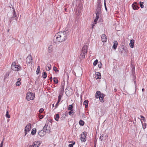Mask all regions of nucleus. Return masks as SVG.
I'll use <instances>...</instances> for the list:
<instances>
[{"label":"nucleus","mask_w":147,"mask_h":147,"mask_svg":"<svg viewBox=\"0 0 147 147\" xmlns=\"http://www.w3.org/2000/svg\"><path fill=\"white\" fill-rule=\"evenodd\" d=\"M69 35V32L67 31L59 32L57 33L54 37L53 42H61L65 40Z\"/></svg>","instance_id":"obj_1"},{"label":"nucleus","mask_w":147,"mask_h":147,"mask_svg":"<svg viewBox=\"0 0 147 147\" xmlns=\"http://www.w3.org/2000/svg\"><path fill=\"white\" fill-rule=\"evenodd\" d=\"M88 49V46L86 45H84L82 48L80 52V55L79 56V58L80 61L84 59L85 55L87 54V53Z\"/></svg>","instance_id":"obj_2"},{"label":"nucleus","mask_w":147,"mask_h":147,"mask_svg":"<svg viewBox=\"0 0 147 147\" xmlns=\"http://www.w3.org/2000/svg\"><path fill=\"white\" fill-rule=\"evenodd\" d=\"M16 63L13 62L12 63L11 68V69L15 71H18L22 69V68L20 65H16Z\"/></svg>","instance_id":"obj_3"},{"label":"nucleus","mask_w":147,"mask_h":147,"mask_svg":"<svg viewBox=\"0 0 147 147\" xmlns=\"http://www.w3.org/2000/svg\"><path fill=\"white\" fill-rule=\"evenodd\" d=\"M96 98H99L101 102H104V94H101L100 91H97L96 93Z\"/></svg>","instance_id":"obj_4"},{"label":"nucleus","mask_w":147,"mask_h":147,"mask_svg":"<svg viewBox=\"0 0 147 147\" xmlns=\"http://www.w3.org/2000/svg\"><path fill=\"white\" fill-rule=\"evenodd\" d=\"M34 97L35 94L31 92H28L26 94V98L28 101L34 99Z\"/></svg>","instance_id":"obj_5"},{"label":"nucleus","mask_w":147,"mask_h":147,"mask_svg":"<svg viewBox=\"0 0 147 147\" xmlns=\"http://www.w3.org/2000/svg\"><path fill=\"white\" fill-rule=\"evenodd\" d=\"M96 17L97 18H99L101 15V6L100 4H98L96 11Z\"/></svg>","instance_id":"obj_6"},{"label":"nucleus","mask_w":147,"mask_h":147,"mask_svg":"<svg viewBox=\"0 0 147 147\" xmlns=\"http://www.w3.org/2000/svg\"><path fill=\"white\" fill-rule=\"evenodd\" d=\"M27 64L29 65H32V57L31 55L27 56L26 59Z\"/></svg>","instance_id":"obj_7"},{"label":"nucleus","mask_w":147,"mask_h":147,"mask_svg":"<svg viewBox=\"0 0 147 147\" xmlns=\"http://www.w3.org/2000/svg\"><path fill=\"white\" fill-rule=\"evenodd\" d=\"M43 130L46 133H49L50 132L51 128L49 125V123H47L43 128Z\"/></svg>","instance_id":"obj_8"},{"label":"nucleus","mask_w":147,"mask_h":147,"mask_svg":"<svg viewBox=\"0 0 147 147\" xmlns=\"http://www.w3.org/2000/svg\"><path fill=\"white\" fill-rule=\"evenodd\" d=\"M13 16L10 18L9 21L10 22H11L13 20L17 21L18 19V17L16 15L15 10H13Z\"/></svg>","instance_id":"obj_9"},{"label":"nucleus","mask_w":147,"mask_h":147,"mask_svg":"<svg viewBox=\"0 0 147 147\" xmlns=\"http://www.w3.org/2000/svg\"><path fill=\"white\" fill-rule=\"evenodd\" d=\"M31 129V125L30 123H28L25 127V136L27 134L28 132Z\"/></svg>","instance_id":"obj_10"},{"label":"nucleus","mask_w":147,"mask_h":147,"mask_svg":"<svg viewBox=\"0 0 147 147\" xmlns=\"http://www.w3.org/2000/svg\"><path fill=\"white\" fill-rule=\"evenodd\" d=\"M86 135L84 132H83L81 135V140L82 142H84L86 140Z\"/></svg>","instance_id":"obj_11"},{"label":"nucleus","mask_w":147,"mask_h":147,"mask_svg":"<svg viewBox=\"0 0 147 147\" xmlns=\"http://www.w3.org/2000/svg\"><path fill=\"white\" fill-rule=\"evenodd\" d=\"M40 143L38 141H36L33 143L32 145L30 146V147H38L40 146Z\"/></svg>","instance_id":"obj_12"},{"label":"nucleus","mask_w":147,"mask_h":147,"mask_svg":"<svg viewBox=\"0 0 147 147\" xmlns=\"http://www.w3.org/2000/svg\"><path fill=\"white\" fill-rule=\"evenodd\" d=\"M102 41L103 42H106L107 41V38L105 34H102L101 36Z\"/></svg>","instance_id":"obj_13"},{"label":"nucleus","mask_w":147,"mask_h":147,"mask_svg":"<svg viewBox=\"0 0 147 147\" xmlns=\"http://www.w3.org/2000/svg\"><path fill=\"white\" fill-rule=\"evenodd\" d=\"M76 6L81 7L82 5V2L81 0H76Z\"/></svg>","instance_id":"obj_14"},{"label":"nucleus","mask_w":147,"mask_h":147,"mask_svg":"<svg viewBox=\"0 0 147 147\" xmlns=\"http://www.w3.org/2000/svg\"><path fill=\"white\" fill-rule=\"evenodd\" d=\"M46 133V132L43 130L39 131L38 134L40 136L42 137Z\"/></svg>","instance_id":"obj_15"},{"label":"nucleus","mask_w":147,"mask_h":147,"mask_svg":"<svg viewBox=\"0 0 147 147\" xmlns=\"http://www.w3.org/2000/svg\"><path fill=\"white\" fill-rule=\"evenodd\" d=\"M132 7L134 10H137L139 8V7L137 5V3L134 2L133 4L132 5Z\"/></svg>","instance_id":"obj_16"},{"label":"nucleus","mask_w":147,"mask_h":147,"mask_svg":"<svg viewBox=\"0 0 147 147\" xmlns=\"http://www.w3.org/2000/svg\"><path fill=\"white\" fill-rule=\"evenodd\" d=\"M135 41L134 40L132 39L131 40L129 45L131 48H133L134 47V43Z\"/></svg>","instance_id":"obj_17"},{"label":"nucleus","mask_w":147,"mask_h":147,"mask_svg":"<svg viewBox=\"0 0 147 147\" xmlns=\"http://www.w3.org/2000/svg\"><path fill=\"white\" fill-rule=\"evenodd\" d=\"M118 44V43L117 41H114V44L113 46V48L115 50L116 49Z\"/></svg>","instance_id":"obj_18"},{"label":"nucleus","mask_w":147,"mask_h":147,"mask_svg":"<svg viewBox=\"0 0 147 147\" xmlns=\"http://www.w3.org/2000/svg\"><path fill=\"white\" fill-rule=\"evenodd\" d=\"M51 65L49 64H47L45 67V69L47 71L50 70L51 68Z\"/></svg>","instance_id":"obj_19"},{"label":"nucleus","mask_w":147,"mask_h":147,"mask_svg":"<svg viewBox=\"0 0 147 147\" xmlns=\"http://www.w3.org/2000/svg\"><path fill=\"white\" fill-rule=\"evenodd\" d=\"M96 79H100L101 78V74L99 72H97L96 74Z\"/></svg>","instance_id":"obj_20"},{"label":"nucleus","mask_w":147,"mask_h":147,"mask_svg":"<svg viewBox=\"0 0 147 147\" xmlns=\"http://www.w3.org/2000/svg\"><path fill=\"white\" fill-rule=\"evenodd\" d=\"M59 118V115L58 114H55V119L57 121H58Z\"/></svg>","instance_id":"obj_21"},{"label":"nucleus","mask_w":147,"mask_h":147,"mask_svg":"<svg viewBox=\"0 0 147 147\" xmlns=\"http://www.w3.org/2000/svg\"><path fill=\"white\" fill-rule=\"evenodd\" d=\"M21 79L20 78H18V81H17L16 83V85L17 86H19L21 84V83H20V81H21Z\"/></svg>","instance_id":"obj_22"},{"label":"nucleus","mask_w":147,"mask_h":147,"mask_svg":"<svg viewBox=\"0 0 147 147\" xmlns=\"http://www.w3.org/2000/svg\"><path fill=\"white\" fill-rule=\"evenodd\" d=\"M53 46L52 45H50L48 47V52L51 53L52 51Z\"/></svg>","instance_id":"obj_23"},{"label":"nucleus","mask_w":147,"mask_h":147,"mask_svg":"<svg viewBox=\"0 0 147 147\" xmlns=\"http://www.w3.org/2000/svg\"><path fill=\"white\" fill-rule=\"evenodd\" d=\"M88 101L87 100H85L83 103V105H85V108H87L88 107Z\"/></svg>","instance_id":"obj_24"},{"label":"nucleus","mask_w":147,"mask_h":147,"mask_svg":"<svg viewBox=\"0 0 147 147\" xmlns=\"http://www.w3.org/2000/svg\"><path fill=\"white\" fill-rule=\"evenodd\" d=\"M36 129L35 128H34L32 129L31 131V134L32 135L35 134L36 132Z\"/></svg>","instance_id":"obj_25"},{"label":"nucleus","mask_w":147,"mask_h":147,"mask_svg":"<svg viewBox=\"0 0 147 147\" xmlns=\"http://www.w3.org/2000/svg\"><path fill=\"white\" fill-rule=\"evenodd\" d=\"M79 124L80 125L83 126L84 125V122L83 121L81 120L79 121Z\"/></svg>","instance_id":"obj_26"},{"label":"nucleus","mask_w":147,"mask_h":147,"mask_svg":"<svg viewBox=\"0 0 147 147\" xmlns=\"http://www.w3.org/2000/svg\"><path fill=\"white\" fill-rule=\"evenodd\" d=\"M47 77V74L46 72H43V74L42 75V78L45 79V78Z\"/></svg>","instance_id":"obj_27"},{"label":"nucleus","mask_w":147,"mask_h":147,"mask_svg":"<svg viewBox=\"0 0 147 147\" xmlns=\"http://www.w3.org/2000/svg\"><path fill=\"white\" fill-rule=\"evenodd\" d=\"M105 135V134H102L100 136V140L101 141H102V140H104Z\"/></svg>","instance_id":"obj_28"},{"label":"nucleus","mask_w":147,"mask_h":147,"mask_svg":"<svg viewBox=\"0 0 147 147\" xmlns=\"http://www.w3.org/2000/svg\"><path fill=\"white\" fill-rule=\"evenodd\" d=\"M53 81L56 84H57L58 83V80L55 77L53 78Z\"/></svg>","instance_id":"obj_29"},{"label":"nucleus","mask_w":147,"mask_h":147,"mask_svg":"<svg viewBox=\"0 0 147 147\" xmlns=\"http://www.w3.org/2000/svg\"><path fill=\"white\" fill-rule=\"evenodd\" d=\"M141 122L143 128V129H144L146 127V123H142V122Z\"/></svg>","instance_id":"obj_30"},{"label":"nucleus","mask_w":147,"mask_h":147,"mask_svg":"<svg viewBox=\"0 0 147 147\" xmlns=\"http://www.w3.org/2000/svg\"><path fill=\"white\" fill-rule=\"evenodd\" d=\"M40 67H39V66H38L37 67L36 71V73L37 74H38L39 73V72L40 71Z\"/></svg>","instance_id":"obj_31"},{"label":"nucleus","mask_w":147,"mask_h":147,"mask_svg":"<svg viewBox=\"0 0 147 147\" xmlns=\"http://www.w3.org/2000/svg\"><path fill=\"white\" fill-rule=\"evenodd\" d=\"M143 4H144V3L143 2H142L141 1H140V7H141V8H143L144 7V6L143 5Z\"/></svg>","instance_id":"obj_32"},{"label":"nucleus","mask_w":147,"mask_h":147,"mask_svg":"<svg viewBox=\"0 0 147 147\" xmlns=\"http://www.w3.org/2000/svg\"><path fill=\"white\" fill-rule=\"evenodd\" d=\"M5 116L8 118H10V115L8 114V112L7 111H6V114L5 115Z\"/></svg>","instance_id":"obj_33"},{"label":"nucleus","mask_w":147,"mask_h":147,"mask_svg":"<svg viewBox=\"0 0 147 147\" xmlns=\"http://www.w3.org/2000/svg\"><path fill=\"white\" fill-rule=\"evenodd\" d=\"M98 61L97 59L96 60L94 61L93 63V65L94 66H95L96 65L98 62Z\"/></svg>","instance_id":"obj_34"},{"label":"nucleus","mask_w":147,"mask_h":147,"mask_svg":"<svg viewBox=\"0 0 147 147\" xmlns=\"http://www.w3.org/2000/svg\"><path fill=\"white\" fill-rule=\"evenodd\" d=\"M72 108L73 106H72V105H69L68 107V110H72Z\"/></svg>","instance_id":"obj_35"},{"label":"nucleus","mask_w":147,"mask_h":147,"mask_svg":"<svg viewBox=\"0 0 147 147\" xmlns=\"http://www.w3.org/2000/svg\"><path fill=\"white\" fill-rule=\"evenodd\" d=\"M99 18H97L96 17L95 19L94 20V23H94V24H96L97 23V20Z\"/></svg>","instance_id":"obj_36"},{"label":"nucleus","mask_w":147,"mask_h":147,"mask_svg":"<svg viewBox=\"0 0 147 147\" xmlns=\"http://www.w3.org/2000/svg\"><path fill=\"white\" fill-rule=\"evenodd\" d=\"M64 89V86H62L61 88V90L60 92V94L62 93V94H63V93Z\"/></svg>","instance_id":"obj_37"},{"label":"nucleus","mask_w":147,"mask_h":147,"mask_svg":"<svg viewBox=\"0 0 147 147\" xmlns=\"http://www.w3.org/2000/svg\"><path fill=\"white\" fill-rule=\"evenodd\" d=\"M53 70L56 72H59V70H58L57 67H54L53 68Z\"/></svg>","instance_id":"obj_38"},{"label":"nucleus","mask_w":147,"mask_h":147,"mask_svg":"<svg viewBox=\"0 0 147 147\" xmlns=\"http://www.w3.org/2000/svg\"><path fill=\"white\" fill-rule=\"evenodd\" d=\"M69 115H71V114L74 115V112L73 111V110H71V111L69 112Z\"/></svg>","instance_id":"obj_39"},{"label":"nucleus","mask_w":147,"mask_h":147,"mask_svg":"<svg viewBox=\"0 0 147 147\" xmlns=\"http://www.w3.org/2000/svg\"><path fill=\"white\" fill-rule=\"evenodd\" d=\"M75 142H73L72 144H69L68 146V147H73V145H74L75 144Z\"/></svg>","instance_id":"obj_40"},{"label":"nucleus","mask_w":147,"mask_h":147,"mask_svg":"<svg viewBox=\"0 0 147 147\" xmlns=\"http://www.w3.org/2000/svg\"><path fill=\"white\" fill-rule=\"evenodd\" d=\"M62 95L63 94H62V93L60 94H60L58 96V99L61 100V98Z\"/></svg>","instance_id":"obj_41"},{"label":"nucleus","mask_w":147,"mask_h":147,"mask_svg":"<svg viewBox=\"0 0 147 147\" xmlns=\"http://www.w3.org/2000/svg\"><path fill=\"white\" fill-rule=\"evenodd\" d=\"M140 116L141 117V119L143 120L144 121H145L146 120L145 119L144 117L142 116Z\"/></svg>","instance_id":"obj_42"},{"label":"nucleus","mask_w":147,"mask_h":147,"mask_svg":"<svg viewBox=\"0 0 147 147\" xmlns=\"http://www.w3.org/2000/svg\"><path fill=\"white\" fill-rule=\"evenodd\" d=\"M44 109L43 108H41L39 110V112L40 113H42L44 111Z\"/></svg>","instance_id":"obj_43"},{"label":"nucleus","mask_w":147,"mask_h":147,"mask_svg":"<svg viewBox=\"0 0 147 147\" xmlns=\"http://www.w3.org/2000/svg\"><path fill=\"white\" fill-rule=\"evenodd\" d=\"M9 76V74L7 73L5 75V76L4 78V80H5L7 78H8Z\"/></svg>","instance_id":"obj_44"},{"label":"nucleus","mask_w":147,"mask_h":147,"mask_svg":"<svg viewBox=\"0 0 147 147\" xmlns=\"http://www.w3.org/2000/svg\"><path fill=\"white\" fill-rule=\"evenodd\" d=\"M38 115H39V118L40 119H42L44 117L43 115H42L39 114Z\"/></svg>","instance_id":"obj_45"},{"label":"nucleus","mask_w":147,"mask_h":147,"mask_svg":"<svg viewBox=\"0 0 147 147\" xmlns=\"http://www.w3.org/2000/svg\"><path fill=\"white\" fill-rule=\"evenodd\" d=\"M98 65L99 67L101 68L102 66V64L100 63L99 64H98Z\"/></svg>","instance_id":"obj_46"},{"label":"nucleus","mask_w":147,"mask_h":147,"mask_svg":"<svg viewBox=\"0 0 147 147\" xmlns=\"http://www.w3.org/2000/svg\"><path fill=\"white\" fill-rule=\"evenodd\" d=\"M58 104L59 103H58V102H57L56 104L55 105V109L57 108L58 107Z\"/></svg>","instance_id":"obj_47"},{"label":"nucleus","mask_w":147,"mask_h":147,"mask_svg":"<svg viewBox=\"0 0 147 147\" xmlns=\"http://www.w3.org/2000/svg\"><path fill=\"white\" fill-rule=\"evenodd\" d=\"M104 4L105 7H106V3L105 0H104Z\"/></svg>","instance_id":"obj_48"},{"label":"nucleus","mask_w":147,"mask_h":147,"mask_svg":"<svg viewBox=\"0 0 147 147\" xmlns=\"http://www.w3.org/2000/svg\"><path fill=\"white\" fill-rule=\"evenodd\" d=\"M3 142H2L0 144V147H3Z\"/></svg>","instance_id":"obj_49"},{"label":"nucleus","mask_w":147,"mask_h":147,"mask_svg":"<svg viewBox=\"0 0 147 147\" xmlns=\"http://www.w3.org/2000/svg\"><path fill=\"white\" fill-rule=\"evenodd\" d=\"M95 24H94V23H93V24H92V28H94V27L95 26Z\"/></svg>","instance_id":"obj_50"},{"label":"nucleus","mask_w":147,"mask_h":147,"mask_svg":"<svg viewBox=\"0 0 147 147\" xmlns=\"http://www.w3.org/2000/svg\"><path fill=\"white\" fill-rule=\"evenodd\" d=\"M49 80H50L51 81H52V77H51L49 78Z\"/></svg>","instance_id":"obj_51"},{"label":"nucleus","mask_w":147,"mask_h":147,"mask_svg":"<svg viewBox=\"0 0 147 147\" xmlns=\"http://www.w3.org/2000/svg\"><path fill=\"white\" fill-rule=\"evenodd\" d=\"M60 101H61L60 100L58 99L57 102H58V103H59V102Z\"/></svg>","instance_id":"obj_52"},{"label":"nucleus","mask_w":147,"mask_h":147,"mask_svg":"<svg viewBox=\"0 0 147 147\" xmlns=\"http://www.w3.org/2000/svg\"><path fill=\"white\" fill-rule=\"evenodd\" d=\"M105 9L106 11H107V7H105Z\"/></svg>","instance_id":"obj_53"},{"label":"nucleus","mask_w":147,"mask_h":147,"mask_svg":"<svg viewBox=\"0 0 147 147\" xmlns=\"http://www.w3.org/2000/svg\"><path fill=\"white\" fill-rule=\"evenodd\" d=\"M144 90H145V89H144V88H142V91L143 92H144Z\"/></svg>","instance_id":"obj_54"},{"label":"nucleus","mask_w":147,"mask_h":147,"mask_svg":"<svg viewBox=\"0 0 147 147\" xmlns=\"http://www.w3.org/2000/svg\"><path fill=\"white\" fill-rule=\"evenodd\" d=\"M67 89V88H66L65 90V93L66 94H67V91H66V90Z\"/></svg>","instance_id":"obj_55"},{"label":"nucleus","mask_w":147,"mask_h":147,"mask_svg":"<svg viewBox=\"0 0 147 147\" xmlns=\"http://www.w3.org/2000/svg\"><path fill=\"white\" fill-rule=\"evenodd\" d=\"M9 30H8L7 31V32H9Z\"/></svg>","instance_id":"obj_56"},{"label":"nucleus","mask_w":147,"mask_h":147,"mask_svg":"<svg viewBox=\"0 0 147 147\" xmlns=\"http://www.w3.org/2000/svg\"><path fill=\"white\" fill-rule=\"evenodd\" d=\"M114 90H115V91H117V90L116 89H114Z\"/></svg>","instance_id":"obj_57"},{"label":"nucleus","mask_w":147,"mask_h":147,"mask_svg":"<svg viewBox=\"0 0 147 147\" xmlns=\"http://www.w3.org/2000/svg\"><path fill=\"white\" fill-rule=\"evenodd\" d=\"M54 104H53V107H54Z\"/></svg>","instance_id":"obj_58"},{"label":"nucleus","mask_w":147,"mask_h":147,"mask_svg":"<svg viewBox=\"0 0 147 147\" xmlns=\"http://www.w3.org/2000/svg\"><path fill=\"white\" fill-rule=\"evenodd\" d=\"M134 83H136V81H134Z\"/></svg>","instance_id":"obj_59"},{"label":"nucleus","mask_w":147,"mask_h":147,"mask_svg":"<svg viewBox=\"0 0 147 147\" xmlns=\"http://www.w3.org/2000/svg\"><path fill=\"white\" fill-rule=\"evenodd\" d=\"M65 10H66V9H65Z\"/></svg>","instance_id":"obj_60"}]
</instances>
